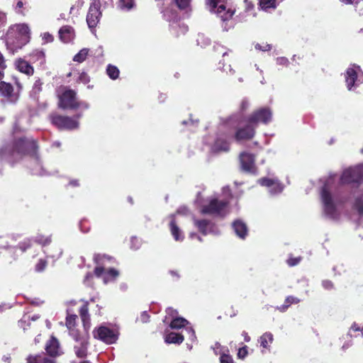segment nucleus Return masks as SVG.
<instances>
[{"mask_svg":"<svg viewBox=\"0 0 363 363\" xmlns=\"http://www.w3.org/2000/svg\"><path fill=\"white\" fill-rule=\"evenodd\" d=\"M336 180L335 175L328 177L320 191L323 212L325 217L334 220L340 218L342 207L345 203L344 197L340 195L337 189Z\"/></svg>","mask_w":363,"mask_h":363,"instance_id":"2","label":"nucleus"},{"mask_svg":"<svg viewBox=\"0 0 363 363\" xmlns=\"http://www.w3.org/2000/svg\"><path fill=\"white\" fill-rule=\"evenodd\" d=\"M94 273L98 277H101L105 284L112 281L118 276V272L114 269H107L105 266H97Z\"/></svg>","mask_w":363,"mask_h":363,"instance_id":"18","label":"nucleus"},{"mask_svg":"<svg viewBox=\"0 0 363 363\" xmlns=\"http://www.w3.org/2000/svg\"><path fill=\"white\" fill-rule=\"evenodd\" d=\"M141 245L140 240L137 237H131L130 238V248L138 250Z\"/></svg>","mask_w":363,"mask_h":363,"instance_id":"47","label":"nucleus"},{"mask_svg":"<svg viewBox=\"0 0 363 363\" xmlns=\"http://www.w3.org/2000/svg\"><path fill=\"white\" fill-rule=\"evenodd\" d=\"M81 115L77 116V119L71 117L62 116L57 114L50 116L52 123L60 129L74 130L79 127L77 121Z\"/></svg>","mask_w":363,"mask_h":363,"instance_id":"9","label":"nucleus"},{"mask_svg":"<svg viewBox=\"0 0 363 363\" xmlns=\"http://www.w3.org/2000/svg\"><path fill=\"white\" fill-rule=\"evenodd\" d=\"M220 363H233L232 357L224 352L220 357Z\"/></svg>","mask_w":363,"mask_h":363,"instance_id":"48","label":"nucleus"},{"mask_svg":"<svg viewBox=\"0 0 363 363\" xmlns=\"http://www.w3.org/2000/svg\"><path fill=\"white\" fill-rule=\"evenodd\" d=\"M214 352L216 354H220L221 356L222 353L228 352V350L227 348L223 347L220 343L216 342L213 347Z\"/></svg>","mask_w":363,"mask_h":363,"instance_id":"45","label":"nucleus"},{"mask_svg":"<svg viewBox=\"0 0 363 363\" xmlns=\"http://www.w3.org/2000/svg\"><path fill=\"white\" fill-rule=\"evenodd\" d=\"M362 178L363 164H359L344 170L340 180L342 184L352 183L357 184L358 190L357 191L353 192L354 196L355 197L354 208L357 211L359 216H363V185L361 182Z\"/></svg>","mask_w":363,"mask_h":363,"instance_id":"3","label":"nucleus"},{"mask_svg":"<svg viewBox=\"0 0 363 363\" xmlns=\"http://www.w3.org/2000/svg\"><path fill=\"white\" fill-rule=\"evenodd\" d=\"M42 81L40 79H36L33 84L31 90V95L33 97H36L38 95V94L42 91Z\"/></svg>","mask_w":363,"mask_h":363,"instance_id":"40","label":"nucleus"},{"mask_svg":"<svg viewBox=\"0 0 363 363\" xmlns=\"http://www.w3.org/2000/svg\"><path fill=\"white\" fill-rule=\"evenodd\" d=\"M13 91V86L11 84L5 82H0V96L4 97H11Z\"/></svg>","mask_w":363,"mask_h":363,"instance_id":"32","label":"nucleus"},{"mask_svg":"<svg viewBox=\"0 0 363 363\" xmlns=\"http://www.w3.org/2000/svg\"><path fill=\"white\" fill-rule=\"evenodd\" d=\"M33 242L38 243L42 247H45L50 244L52 239L50 235H45L43 234H37L32 238Z\"/></svg>","mask_w":363,"mask_h":363,"instance_id":"33","label":"nucleus"},{"mask_svg":"<svg viewBox=\"0 0 363 363\" xmlns=\"http://www.w3.org/2000/svg\"><path fill=\"white\" fill-rule=\"evenodd\" d=\"M238 123L237 116H232L218 128V133L214 143L211 147L213 152H226L229 150L228 138L232 133V129L235 127Z\"/></svg>","mask_w":363,"mask_h":363,"instance_id":"5","label":"nucleus"},{"mask_svg":"<svg viewBox=\"0 0 363 363\" xmlns=\"http://www.w3.org/2000/svg\"><path fill=\"white\" fill-rule=\"evenodd\" d=\"M299 301L300 300L296 297L288 296L285 300L284 304L280 307V310L281 311H285L291 304L298 303Z\"/></svg>","mask_w":363,"mask_h":363,"instance_id":"42","label":"nucleus"},{"mask_svg":"<svg viewBox=\"0 0 363 363\" xmlns=\"http://www.w3.org/2000/svg\"><path fill=\"white\" fill-rule=\"evenodd\" d=\"M259 6L264 11L271 8L274 9L276 7V0H260Z\"/></svg>","mask_w":363,"mask_h":363,"instance_id":"41","label":"nucleus"},{"mask_svg":"<svg viewBox=\"0 0 363 363\" xmlns=\"http://www.w3.org/2000/svg\"><path fill=\"white\" fill-rule=\"evenodd\" d=\"M6 22V14L0 11V28L4 27Z\"/></svg>","mask_w":363,"mask_h":363,"instance_id":"56","label":"nucleus"},{"mask_svg":"<svg viewBox=\"0 0 363 363\" xmlns=\"http://www.w3.org/2000/svg\"><path fill=\"white\" fill-rule=\"evenodd\" d=\"M79 314L83 322L84 330H88L90 327V324L89 315L88 313V306L86 302L81 307L79 310Z\"/></svg>","mask_w":363,"mask_h":363,"instance_id":"30","label":"nucleus"},{"mask_svg":"<svg viewBox=\"0 0 363 363\" xmlns=\"http://www.w3.org/2000/svg\"><path fill=\"white\" fill-rule=\"evenodd\" d=\"M45 350L50 356L59 355L60 350L57 340L53 337H51L46 345Z\"/></svg>","mask_w":363,"mask_h":363,"instance_id":"26","label":"nucleus"},{"mask_svg":"<svg viewBox=\"0 0 363 363\" xmlns=\"http://www.w3.org/2000/svg\"><path fill=\"white\" fill-rule=\"evenodd\" d=\"M59 106L63 109H75L79 107L88 108L89 106L84 102H78L76 99V94L73 90L64 88L61 94H59Z\"/></svg>","mask_w":363,"mask_h":363,"instance_id":"7","label":"nucleus"},{"mask_svg":"<svg viewBox=\"0 0 363 363\" xmlns=\"http://www.w3.org/2000/svg\"><path fill=\"white\" fill-rule=\"evenodd\" d=\"M89 50L86 48L81 50L77 55L73 57V60L77 62H84L88 55Z\"/></svg>","mask_w":363,"mask_h":363,"instance_id":"43","label":"nucleus"},{"mask_svg":"<svg viewBox=\"0 0 363 363\" xmlns=\"http://www.w3.org/2000/svg\"><path fill=\"white\" fill-rule=\"evenodd\" d=\"M228 203L229 200L228 199L209 198L206 201V203L201 206V213L225 217L229 213Z\"/></svg>","mask_w":363,"mask_h":363,"instance_id":"6","label":"nucleus"},{"mask_svg":"<svg viewBox=\"0 0 363 363\" xmlns=\"http://www.w3.org/2000/svg\"><path fill=\"white\" fill-rule=\"evenodd\" d=\"M59 35L64 43L72 41L75 36L74 29L69 26L62 27L59 30Z\"/></svg>","mask_w":363,"mask_h":363,"instance_id":"24","label":"nucleus"},{"mask_svg":"<svg viewBox=\"0 0 363 363\" xmlns=\"http://www.w3.org/2000/svg\"><path fill=\"white\" fill-rule=\"evenodd\" d=\"M322 285L325 289H330L333 288V283L329 280L323 281Z\"/></svg>","mask_w":363,"mask_h":363,"instance_id":"58","label":"nucleus"},{"mask_svg":"<svg viewBox=\"0 0 363 363\" xmlns=\"http://www.w3.org/2000/svg\"><path fill=\"white\" fill-rule=\"evenodd\" d=\"M180 10L188 11L190 9L191 0H173Z\"/></svg>","mask_w":363,"mask_h":363,"instance_id":"39","label":"nucleus"},{"mask_svg":"<svg viewBox=\"0 0 363 363\" xmlns=\"http://www.w3.org/2000/svg\"><path fill=\"white\" fill-rule=\"evenodd\" d=\"M36 142L32 138H19L0 147V162L14 164L26 154L32 157L35 167L32 172L40 176L46 175L36 154Z\"/></svg>","mask_w":363,"mask_h":363,"instance_id":"1","label":"nucleus"},{"mask_svg":"<svg viewBox=\"0 0 363 363\" xmlns=\"http://www.w3.org/2000/svg\"><path fill=\"white\" fill-rule=\"evenodd\" d=\"M75 344L74 345V351L77 357L84 358L87 354V349L89 345V335L88 330H84L80 334L77 335L76 337H72Z\"/></svg>","mask_w":363,"mask_h":363,"instance_id":"10","label":"nucleus"},{"mask_svg":"<svg viewBox=\"0 0 363 363\" xmlns=\"http://www.w3.org/2000/svg\"><path fill=\"white\" fill-rule=\"evenodd\" d=\"M44 43H51L53 40V36L49 33H44L41 35Z\"/></svg>","mask_w":363,"mask_h":363,"instance_id":"50","label":"nucleus"},{"mask_svg":"<svg viewBox=\"0 0 363 363\" xmlns=\"http://www.w3.org/2000/svg\"><path fill=\"white\" fill-rule=\"evenodd\" d=\"M255 134V128L250 123L237 129L235 139L237 142L252 139Z\"/></svg>","mask_w":363,"mask_h":363,"instance_id":"19","label":"nucleus"},{"mask_svg":"<svg viewBox=\"0 0 363 363\" xmlns=\"http://www.w3.org/2000/svg\"><path fill=\"white\" fill-rule=\"evenodd\" d=\"M57 253H56V254H50V255H48V257H52V258H55V259H58V258H60V256H61V255H62V250H61V249H60V248H59V249H57Z\"/></svg>","mask_w":363,"mask_h":363,"instance_id":"60","label":"nucleus"},{"mask_svg":"<svg viewBox=\"0 0 363 363\" xmlns=\"http://www.w3.org/2000/svg\"><path fill=\"white\" fill-rule=\"evenodd\" d=\"M33 242L32 238H26L18 243V247L24 252L32 247Z\"/></svg>","mask_w":363,"mask_h":363,"instance_id":"38","label":"nucleus"},{"mask_svg":"<svg viewBox=\"0 0 363 363\" xmlns=\"http://www.w3.org/2000/svg\"><path fill=\"white\" fill-rule=\"evenodd\" d=\"M244 2L247 10L253 7V5L251 4V2L248 1L247 0H245Z\"/></svg>","mask_w":363,"mask_h":363,"instance_id":"64","label":"nucleus"},{"mask_svg":"<svg viewBox=\"0 0 363 363\" xmlns=\"http://www.w3.org/2000/svg\"><path fill=\"white\" fill-rule=\"evenodd\" d=\"M273 335L271 333H264L259 340L260 346L263 348L262 353H264V350H269L270 345L273 342Z\"/></svg>","mask_w":363,"mask_h":363,"instance_id":"28","label":"nucleus"},{"mask_svg":"<svg viewBox=\"0 0 363 363\" xmlns=\"http://www.w3.org/2000/svg\"><path fill=\"white\" fill-rule=\"evenodd\" d=\"M301 261V257L290 258L287 260V263L289 266H295L298 264Z\"/></svg>","mask_w":363,"mask_h":363,"instance_id":"54","label":"nucleus"},{"mask_svg":"<svg viewBox=\"0 0 363 363\" xmlns=\"http://www.w3.org/2000/svg\"><path fill=\"white\" fill-rule=\"evenodd\" d=\"M16 6H15V10L17 13H20L21 12V9L23 8V0H16Z\"/></svg>","mask_w":363,"mask_h":363,"instance_id":"57","label":"nucleus"},{"mask_svg":"<svg viewBox=\"0 0 363 363\" xmlns=\"http://www.w3.org/2000/svg\"><path fill=\"white\" fill-rule=\"evenodd\" d=\"M31 56L35 57V60L39 61L40 65L45 63V54L43 51L38 50H34L32 52Z\"/></svg>","mask_w":363,"mask_h":363,"instance_id":"44","label":"nucleus"},{"mask_svg":"<svg viewBox=\"0 0 363 363\" xmlns=\"http://www.w3.org/2000/svg\"><path fill=\"white\" fill-rule=\"evenodd\" d=\"M28 363H56L53 358L40 354L29 356L27 359Z\"/></svg>","mask_w":363,"mask_h":363,"instance_id":"29","label":"nucleus"},{"mask_svg":"<svg viewBox=\"0 0 363 363\" xmlns=\"http://www.w3.org/2000/svg\"><path fill=\"white\" fill-rule=\"evenodd\" d=\"M224 3L225 0H206L209 11L216 13L222 21H225L232 18L234 11L230 9L226 10Z\"/></svg>","mask_w":363,"mask_h":363,"instance_id":"8","label":"nucleus"},{"mask_svg":"<svg viewBox=\"0 0 363 363\" xmlns=\"http://www.w3.org/2000/svg\"><path fill=\"white\" fill-rule=\"evenodd\" d=\"M193 220L195 227L204 235L208 234L218 235L220 233L218 227L210 220L206 219H198L195 217L193 218Z\"/></svg>","mask_w":363,"mask_h":363,"instance_id":"14","label":"nucleus"},{"mask_svg":"<svg viewBox=\"0 0 363 363\" xmlns=\"http://www.w3.org/2000/svg\"><path fill=\"white\" fill-rule=\"evenodd\" d=\"M39 318L38 315H34L31 318L30 316H24L19 321V326L23 329V330H27V326H30L31 321H35Z\"/></svg>","mask_w":363,"mask_h":363,"instance_id":"34","label":"nucleus"},{"mask_svg":"<svg viewBox=\"0 0 363 363\" xmlns=\"http://www.w3.org/2000/svg\"><path fill=\"white\" fill-rule=\"evenodd\" d=\"M166 313H167V315H169V316H170L172 318V320L174 318L178 317L177 316V311L176 310H174V308H168L166 310Z\"/></svg>","mask_w":363,"mask_h":363,"instance_id":"53","label":"nucleus"},{"mask_svg":"<svg viewBox=\"0 0 363 363\" xmlns=\"http://www.w3.org/2000/svg\"><path fill=\"white\" fill-rule=\"evenodd\" d=\"M176 216H172V220L169 223L171 233L176 241H182L184 235L180 228L177 226Z\"/></svg>","mask_w":363,"mask_h":363,"instance_id":"23","label":"nucleus"},{"mask_svg":"<svg viewBox=\"0 0 363 363\" xmlns=\"http://www.w3.org/2000/svg\"><path fill=\"white\" fill-rule=\"evenodd\" d=\"M30 41V29L27 24L20 23L11 26L6 36L8 50L14 54Z\"/></svg>","mask_w":363,"mask_h":363,"instance_id":"4","label":"nucleus"},{"mask_svg":"<svg viewBox=\"0 0 363 363\" xmlns=\"http://www.w3.org/2000/svg\"><path fill=\"white\" fill-rule=\"evenodd\" d=\"M149 320V315L146 311H143L141 313L140 318H138V320H140L142 323H147Z\"/></svg>","mask_w":363,"mask_h":363,"instance_id":"55","label":"nucleus"},{"mask_svg":"<svg viewBox=\"0 0 363 363\" xmlns=\"http://www.w3.org/2000/svg\"><path fill=\"white\" fill-rule=\"evenodd\" d=\"M247 354V346H245L242 348H240L238 352V356L239 358L243 359Z\"/></svg>","mask_w":363,"mask_h":363,"instance_id":"52","label":"nucleus"},{"mask_svg":"<svg viewBox=\"0 0 363 363\" xmlns=\"http://www.w3.org/2000/svg\"><path fill=\"white\" fill-rule=\"evenodd\" d=\"M164 16L167 21H169L170 30L177 36L185 34L188 31V26L179 21L175 12L167 11Z\"/></svg>","mask_w":363,"mask_h":363,"instance_id":"12","label":"nucleus"},{"mask_svg":"<svg viewBox=\"0 0 363 363\" xmlns=\"http://www.w3.org/2000/svg\"><path fill=\"white\" fill-rule=\"evenodd\" d=\"M223 194L225 196H228V195H230V189H229V188H228V187H224V188L223 189Z\"/></svg>","mask_w":363,"mask_h":363,"instance_id":"63","label":"nucleus"},{"mask_svg":"<svg viewBox=\"0 0 363 363\" xmlns=\"http://www.w3.org/2000/svg\"><path fill=\"white\" fill-rule=\"evenodd\" d=\"M135 6V0H119L118 6L121 10L130 11Z\"/></svg>","mask_w":363,"mask_h":363,"instance_id":"36","label":"nucleus"},{"mask_svg":"<svg viewBox=\"0 0 363 363\" xmlns=\"http://www.w3.org/2000/svg\"><path fill=\"white\" fill-rule=\"evenodd\" d=\"M255 48L256 50H262V51H267V50H271V48H272L271 45L267 43H264L263 45L257 43L255 46Z\"/></svg>","mask_w":363,"mask_h":363,"instance_id":"49","label":"nucleus"},{"mask_svg":"<svg viewBox=\"0 0 363 363\" xmlns=\"http://www.w3.org/2000/svg\"><path fill=\"white\" fill-rule=\"evenodd\" d=\"M189 212V210L187 209L186 207L185 206H183V207H180L177 211V215H179V214H183V215H186L187 213Z\"/></svg>","mask_w":363,"mask_h":363,"instance_id":"61","label":"nucleus"},{"mask_svg":"<svg viewBox=\"0 0 363 363\" xmlns=\"http://www.w3.org/2000/svg\"><path fill=\"white\" fill-rule=\"evenodd\" d=\"M240 160L242 169L248 173L255 174L256 167L255 165V157L247 152H242L240 155Z\"/></svg>","mask_w":363,"mask_h":363,"instance_id":"20","label":"nucleus"},{"mask_svg":"<svg viewBox=\"0 0 363 363\" xmlns=\"http://www.w3.org/2000/svg\"><path fill=\"white\" fill-rule=\"evenodd\" d=\"M360 70L359 66L352 65L347 69L345 72V82L349 90L355 89L360 83L357 79V72Z\"/></svg>","mask_w":363,"mask_h":363,"instance_id":"17","label":"nucleus"},{"mask_svg":"<svg viewBox=\"0 0 363 363\" xmlns=\"http://www.w3.org/2000/svg\"><path fill=\"white\" fill-rule=\"evenodd\" d=\"M276 61L277 65L282 66H288L289 63V60L285 57H277Z\"/></svg>","mask_w":363,"mask_h":363,"instance_id":"51","label":"nucleus"},{"mask_svg":"<svg viewBox=\"0 0 363 363\" xmlns=\"http://www.w3.org/2000/svg\"><path fill=\"white\" fill-rule=\"evenodd\" d=\"M233 228L240 238L244 239L247 234V228L245 223L240 220H235L233 223Z\"/></svg>","mask_w":363,"mask_h":363,"instance_id":"27","label":"nucleus"},{"mask_svg":"<svg viewBox=\"0 0 363 363\" xmlns=\"http://www.w3.org/2000/svg\"><path fill=\"white\" fill-rule=\"evenodd\" d=\"M189 324V321L185 318L182 317H176L171 320L169 326L171 328L177 330L182 328H185V331L189 335V339L191 342H194L196 339L195 332L191 327L188 326Z\"/></svg>","mask_w":363,"mask_h":363,"instance_id":"16","label":"nucleus"},{"mask_svg":"<svg viewBox=\"0 0 363 363\" xmlns=\"http://www.w3.org/2000/svg\"><path fill=\"white\" fill-rule=\"evenodd\" d=\"M16 68L21 72L31 76L34 73L33 67L25 60L18 58L15 62Z\"/></svg>","mask_w":363,"mask_h":363,"instance_id":"22","label":"nucleus"},{"mask_svg":"<svg viewBox=\"0 0 363 363\" xmlns=\"http://www.w3.org/2000/svg\"><path fill=\"white\" fill-rule=\"evenodd\" d=\"M77 318V316L76 315H69L66 318V326L69 330V335L72 337H76L77 335L82 333L74 328Z\"/></svg>","mask_w":363,"mask_h":363,"instance_id":"25","label":"nucleus"},{"mask_svg":"<svg viewBox=\"0 0 363 363\" xmlns=\"http://www.w3.org/2000/svg\"><path fill=\"white\" fill-rule=\"evenodd\" d=\"M106 73L111 79L115 80L118 77L120 72L117 67L108 65L106 67Z\"/></svg>","mask_w":363,"mask_h":363,"instance_id":"37","label":"nucleus"},{"mask_svg":"<svg viewBox=\"0 0 363 363\" xmlns=\"http://www.w3.org/2000/svg\"><path fill=\"white\" fill-rule=\"evenodd\" d=\"M272 113L269 108H260L255 111L248 118L247 123L255 128L258 123L267 124L272 121Z\"/></svg>","mask_w":363,"mask_h":363,"instance_id":"11","label":"nucleus"},{"mask_svg":"<svg viewBox=\"0 0 363 363\" xmlns=\"http://www.w3.org/2000/svg\"><path fill=\"white\" fill-rule=\"evenodd\" d=\"M242 336L244 337L245 342H249L250 340V337L246 332L243 331L242 333Z\"/></svg>","mask_w":363,"mask_h":363,"instance_id":"62","label":"nucleus"},{"mask_svg":"<svg viewBox=\"0 0 363 363\" xmlns=\"http://www.w3.org/2000/svg\"><path fill=\"white\" fill-rule=\"evenodd\" d=\"M349 335L351 337H363V327L361 328L360 326L357 325L356 323H354L351 328H350V330L348 332Z\"/></svg>","mask_w":363,"mask_h":363,"instance_id":"35","label":"nucleus"},{"mask_svg":"<svg viewBox=\"0 0 363 363\" xmlns=\"http://www.w3.org/2000/svg\"><path fill=\"white\" fill-rule=\"evenodd\" d=\"M47 266V261L40 259L35 264V271L38 272H43Z\"/></svg>","mask_w":363,"mask_h":363,"instance_id":"46","label":"nucleus"},{"mask_svg":"<svg viewBox=\"0 0 363 363\" xmlns=\"http://www.w3.org/2000/svg\"><path fill=\"white\" fill-rule=\"evenodd\" d=\"M94 336L106 344L115 343L118 339V333L116 331L104 326H101L95 330Z\"/></svg>","mask_w":363,"mask_h":363,"instance_id":"15","label":"nucleus"},{"mask_svg":"<svg viewBox=\"0 0 363 363\" xmlns=\"http://www.w3.org/2000/svg\"><path fill=\"white\" fill-rule=\"evenodd\" d=\"M100 8V1L92 0L86 16V22L89 28L91 29L94 28L100 21L101 16Z\"/></svg>","mask_w":363,"mask_h":363,"instance_id":"13","label":"nucleus"},{"mask_svg":"<svg viewBox=\"0 0 363 363\" xmlns=\"http://www.w3.org/2000/svg\"><path fill=\"white\" fill-rule=\"evenodd\" d=\"M184 336L176 333H169L165 336V342L171 344H181L184 341Z\"/></svg>","mask_w":363,"mask_h":363,"instance_id":"31","label":"nucleus"},{"mask_svg":"<svg viewBox=\"0 0 363 363\" xmlns=\"http://www.w3.org/2000/svg\"><path fill=\"white\" fill-rule=\"evenodd\" d=\"M101 259V263L104 264L105 263V262L108 261V262H111V259L110 258H108L105 256H103L102 257H101V256L99 255H97L95 257V260L97 263H99V259Z\"/></svg>","mask_w":363,"mask_h":363,"instance_id":"59","label":"nucleus"},{"mask_svg":"<svg viewBox=\"0 0 363 363\" xmlns=\"http://www.w3.org/2000/svg\"><path fill=\"white\" fill-rule=\"evenodd\" d=\"M259 183L260 185L267 187L271 194L281 193L284 188L283 185L275 179L262 178L259 180Z\"/></svg>","mask_w":363,"mask_h":363,"instance_id":"21","label":"nucleus"}]
</instances>
